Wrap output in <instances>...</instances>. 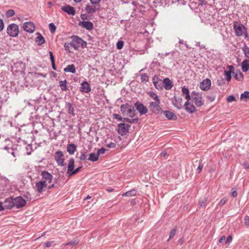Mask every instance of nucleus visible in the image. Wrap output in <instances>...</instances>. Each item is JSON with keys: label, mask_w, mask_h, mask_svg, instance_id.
<instances>
[{"label": "nucleus", "mask_w": 249, "mask_h": 249, "mask_svg": "<svg viewBox=\"0 0 249 249\" xmlns=\"http://www.w3.org/2000/svg\"><path fill=\"white\" fill-rule=\"evenodd\" d=\"M182 94L185 96L187 101L185 103L184 106L185 109L189 113H192L196 111L195 107L191 103V95H190L189 89L184 87L182 88Z\"/></svg>", "instance_id": "obj_1"}, {"label": "nucleus", "mask_w": 249, "mask_h": 249, "mask_svg": "<svg viewBox=\"0 0 249 249\" xmlns=\"http://www.w3.org/2000/svg\"><path fill=\"white\" fill-rule=\"evenodd\" d=\"M233 29L236 36H240L244 35L245 38L248 37L247 30L242 24L235 21L233 23Z\"/></svg>", "instance_id": "obj_2"}, {"label": "nucleus", "mask_w": 249, "mask_h": 249, "mask_svg": "<svg viewBox=\"0 0 249 249\" xmlns=\"http://www.w3.org/2000/svg\"><path fill=\"white\" fill-rule=\"evenodd\" d=\"M191 102L194 103L198 107L202 106L204 103L202 94L196 91H193L191 93Z\"/></svg>", "instance_id": "obj_3"}, {"label": "nucleus", "mask_w": 249, "mask_h": 249, "mask_svg": "<svg viewBox=\"0 0 249 249\" xmlns=\"http://www.w3.org/2000/svg\"><path fill=\"white\" fill-rule=\"evenodd\" d=\"M70 46L73 47L74 49L77 50L80 47L82 48L86 47L87 46V43L81 38L75 36L73 37L72 41L71 42Z\"/></svg>", "instance_id": "obj_4"}, {"label": "nucleus", "mask_w": 249, "mask_h": 249, "mask_svg": "<svg viewBox=\"0 0 249 249\" xmlns=\"http://www.w3.org/2000/svg\"><path fill=\"white\" fill-rule=\"evenodd\" d=\"M121 110L124 114L133 117L135 115V110L133 107L125 104L121 106Z\"/></svg>", "instance_id": "obj_5"}, {"label": "nucleus", "mask_w": 249, "mask_h": 249, "mask_svg": "<svg viewBox=\"0 0 249 249\" xmlns=\"http://www.w3.org/2000/svg\"><path fill=\"white\" fill-rule=\"evenodd\" d=\"M7 34L12 37H16L19 34V28L18 25L11 24L7 28Z\"/></svg>", "instance_id": "obj_6"}, {"label": "nucleus", "mask_w": 249, "mask_h": 249, "mask_svg": "<svg viewBox=\"0 0 249 249\" xmlns=\"http://www.w3.org/2000/svg\"><path fill=\"white\" fill-rule=\"evenodd\" d=\"M160 100L151 102L149 104V108L150 110L155 114H159L160 112H162V109L160 107Z\"/></svg>", "instance_id": "obj_7"}, {"label": "nucleus", "mask_w": 249, "mask_h": 249, "mask_svg": "<svg viewBox=\"0 0 249 249\" xmlns=\"http://www.w3.org/2000/svg\"><path fill=\"white\" fill-rule=\"evenodd\" d=\"M53 186V184L48 186V184H45L44 182L39 181L36 183L35 188L38 193H40L44 191L47 188L51 189Z\"/></svg>", "instance_id": "obj_8"}, {"label": "nucleus", "mask_w": 249, "mask_h": 249, "mask_svg": "<svg viewBox=\"0 0 249 249\" xmlns=\"http://www.w3.org/2000/svg\"><path fill=\"white\" fill-rule=\"evenodd\" d=\"M100 1H90V4L86 6V10L89 13H93L99 9L98 3Z\"/></svg>", "instance_id": "obj_9"}, {"label": "nucleus", "mask_w": 249, "mask_h": 249, "mask_svg": "<svg viewBox=\"0 0 249 249\" xmlns=\"http://www.w3.org/2000/svg\"><path fill=\"white\" fill-rule=\"evenodd\" d=\"M41 176L42 178L40 181L48 184V186L52 185L51 184L53 178L52 175L47 172L43 171L41 173Z\"/></svg>", "instance_id": "obj_10"}, {"label": "nucleus", "mask_w": 249, "mask_h": 249, "mask_svg": "<svg viewBox=\"0 0 249 249\" xmlns=\"http://www.w3.org/2000/svg\"><path fill=\"white\" fill-rule=\"evenodd\" d=\"M54 159L58 165L61 166L64 165L65 158L62 152L60 151L56 152L54 154Z\"/></svg>", "instance_id": "obj_11"}, {"label": "nucleus", "mask_w": 249, "mask_h": 249, "mask_svg": "<svg viewBox=\"0 0 249 249\" xmlns=\"http://www.w3.org/2000/svg\"><path fill=\"white\" fill-rule=\"evenodd\" d=\"M14 207L17 208H20L25 206L26 201L21 196H18L13 198Z\"/></svg>", "instance_id": "obj_12"}, {"label": "nucleus", "mask_w": 249, "mask_h": 249, "mask_svg": "<svg viewBox=\"0 0 249 249\" xmlns=\"http://www.w3.org/2000/svg\"><path fill=\"white\" fill-rule=\"evenodd\" d=\"M23 29L27 32L33 33L35 30L34 24L32 22H26L23 24Z\"/></svg>", "instance_id": "obj_13"}, {"label": "nucleus", "mask_w": 249, "mask_h": 249, "mask_svg": "<svg viewBox=\"0 0 249 249\" xmlns=\"http://www.w3.org/2000/svg\"><path fill=\"white\" fill-rule=\"evenodd\" d=\"M135 107L141 115L145 114L148 112L147 107L142 104L139 102H136L135 104Z\"/></svg>", "instance_id": "obj_14"}, {"label": "nucleus", "mask_w": 249, "mask_h": 249, "mask_svg": "<svg viewBox=\"0 0 249 249\" xmlns=\"http://www.w3.org/2000/svg\"><path fill=\"white\" fill-rule=\"evenodd\" d=\"M2 204L3 210L5 209H11L14 207V200L11 197L7 198Z\"/></svg>", "instance_id": "obj_15"}, {"label": "nucleus", "mask_w": 249, "mask_h": 249, "mask_svg": "<svg viewBox=\"0 0 249 249\" xmlns=\"http://www.w3.org/2000/svg\"><path fill=\"white\" fill-rule=\"evenodd\" d=\"M211 85V82L209 79H205L200 83V88L203 90H208Z\"/></svg>", "instance_id": "obj_16"}, {"label": "nucleus", "mask_w": 249, "mask_h": 249, "mask_svg": "<svg viewBox=\"0 0 249 249\" xmlns=\"http://www.w3.org/2000/svg\"><path fill=\"white\" fill-rule=\"evenodd\" d=\"M153 82L155 87L160 90L162 89L163 88V82L160 79H159L158 77L154 76L153 78Z\"/></svg>", "instance_id": "obj_17"}, {"label": "nucleus", "mask_w": 249, "mask_h": 249, "mask_svg": "<svg viewBox=\"0 0 249 249\" xmlns=\"http://www.w3.org/2000/svg\"><path fill=\"white\" fill-rule=\"evenodd\" d=\"M119 133L121 135H123L128 131L130 125L125 124H118Z\"/></svg>", "instance_id": "obj_18"}, {"label": "nucleus", "mask_w": 249, "mask_h": 249, "mask_svg": "<svg viewBox=\"0 0 249 249\" xmlns=\"http://www.w3.org/2000/svg\"><path fill=\"white\" fill-rule=\"evenodd\" d=\"M79 25L88 30H91L93 28V23L90 21H81L79 22Z\"/></svg>", "instance_id": "obj_19"}, {"label": "nucleus", "mask_w": 249, "mask_h": 249, "mask_svg": "<svg viewBox=\"0 0 249 249\" xmlns=\"http://www.w3.org/2000/svg\"><path fill=\"white\" fill-rule=\"evenodd\" d=\"M163 114L165 116L170 120H176L177 119V117L176 115L173 112L165 110L163 111Z\"/></svg>", "instance_id": "obj_20"}, {"label": "nucleus", "mask_w": 249, "mask_h": 249, "mask_svg": "<svg viewBox=\"0 0 249 249\" xmlns=\"http://www.w3.org/2000/svg\"><path fill=\"white\" fill-rule=\"evenodd\" d=\"M61 9L69 15H74L75 14L74 8L69 5L62 6Z\"/></svg>", "instance_id": "obj_21"}, {"label": "nucleus", "mask_w": 249, "mask_h": 249, "mask_svg": "<svg viewBox=\"0 0 249 249\" xmlns=\"http://www.w3.org/2000/svg\"><path fill=\"white\" fill-rule=\"evenodd\" d=\"M229 69V71H224V75L226 77V79L228 81H230L231 80V73L233 72L234 68V67L231 65L228 67Z\"/></svg>", "instance_id": "obj_22"}, {"label": "nucleus", "mask_w": 249, "mask_h": 249, "mask_svg": "<svg viewBox=\"0 0 249 249\" xmlns=\"http://www.w3.org/2000/svg\"><path fill=\"white\" fill-rule=\"evenodd\" d=\"M74 167V160L73 158H71L69 162L68 169L67 171V174L70 177L71 173L73 170Z\"/></svg>", "instance_id": "obj_23"}, {"label": "nucleus", "mask_w": 249, "mask_h": 249, "mask_svg": "<svg viewBox=\"0 0 249 249\" xmlns=\"http://www.w3.org/2000/svg\"><path fill=\"white\" fill-rule=\"evenodd\" d=\"M81 91L85 93H88L91 90L90 87L86 81L83 82L81 85Z\"/></svg>", "instance_id": "obj_24"}, {"label": "nucleus", "mask_w": 249, "mask_h": 249, "mask_svg": "<svg viewBox=\"0 0 249 249\" xmlns=\"http://www.w3.org/2000/svg\"><path fill=\"white\" fill-rule=\"evenodd\" d=\"M36 35L37 36L35 39L36 42L39 46L44 44L45 42L44 37L39 33H37Z\"/></svg>", "instance_id": "obj_25"}, {"label": "nucleus", "mask_w": 249, "mask_h": 249, "mask_svg": "<svg viewBox=\"0 0 249 249\" xmlns=\"http://www.w3.org/2000/svg\"><path fill=\"white\" fill-rule=\"evenodd\" d=\"M163 84L164 85V88L166 90H169L173 87V84L171 80L168 78H165L163 81H162Z\"/></svg>", "instance_id": "obj_26"}, {"label": "nucleus", "mask_w": 249, "mask_h": 249, "mask_svg": "<svg viewBox=\"0 0 249 249\" xmlns=\"http://www.w3.org/2000/svg\"><path fill=\"white\" fill-rule=\"evenodd\" d=\"M242 70L247 72L249 70V60L245 59L241 63Z\"/></svg>", "instance_id": "obj_27"}, {"label": "nucleus", "mask_w": 249, "mask_h": 249, "mask_svg": "<svg viewBox=\"0 0 249 249\" xmlns=\"http://www.w3.org/2000/svg\"><path fill=\"white\" fill-rule=\"evenodd\" d=\"M137 194V191L135 189H132L130 191H127L122 195L123 196H135Z\"/></svg>", "instance_id": "obj_28"}, {"label": "nucleus", "mask_w": 249, "mask_h": 249, "mask_svg": "<svg viewBox=\"0 0 249 249\" xmlns=\"http://www.w3.org/2000/svg\"><path fill=\"white\" fill-rule=\"evenodd\" d=\"M76 146L74 144H69L67 146V151L71 155L73 154L76 150Z\"/></svg>", "instance_id": "obj_29"}, {"label": "nucleus", "mask_w": 249, "mask_h": 249, "mask_svg": "<svg viewBox=\"0 0 249 249\" xmlns=\"http://www.w3.org/2000/svg\"><path fill=\"white\" fill-rule=\"evenodd\" d=\"M65 72H70L75 73L76 72L75 68L73 64L68 65L64 70Z\"/></svg>", "instance_id": "obj_30"}, {"label": "nucleus", "mask_w": 249, "mask_h": 249, "mask_svg": "<svg viewBox=\"0 0 249 249\" xmlns=\"http://www.w3.org/2000/svg\"><path fill=\"white\" fill-rule=\"evenodd\" d=\"M240 99L244 101L249 100V92L246 91L241 94L240 96Z\"/></svg>", "instance_id": "obj_31"}, {"label": "nucleus", "mask_w": 249, "mask_h": 249, "mask_svg": "<svg viewBox=\"0 0 249 249\" xmlns=\"http://www.w3.org/2000/svg\"><path fill=\"white\" fill-rule=\"evenodd\" d=\"M67 82L66 80L60 81L59 82V86L61 89L63 91H66L68 89L67 87Z\"/></svg>", "instance_id": "obj_32"}, {"label": "nucleus", "mask_w": 249, "mask_h": 249, "mask_svg": "<svg viewBox=\"0 0 249 249\" xmlns=\"http://www.w3.org/2000/svg\"><path fill=\"white\" fill-rule=\"evenodd\" d=\"M148 95L153 99L154 101L160 100L158 96L153 91H149L148 92Z\"/></svg>", "instance_id": "obj_33"}, {"label": "nucleus", "mask_w": 249, "mask_h": 249, "mask_svg": "<svg viewBox=\"0 0 249 249\" xmlns=\"http://www.w3.org/2000/svg\"><path fill=\"white\" fill-rule=\"evenodd\" d=\"M99 159L98 155L95 153H91L89 154V158L88 160L90 161H97Z\"/></svg>", "instance_id": "obj_34"}, {"label": "nucleus", "mask_w": 249, "mask_h": 249, "mask_svg": "<svg viewBox=\"0 0 249 249\" xmlns=\"http://www.w3.org/2000/svg\"><path fill=\"white\" fill-rule=\"evenodd\" d=\"M234 77L238 81H242L244 78V75L240 71H239L238 73L235 74Z\"/></svg>", "instance_id": "obj_35"}, {"label": "nucleus", "mask_w": 249, "mask_h": 249, "mask_svg": "<svg viewBox=\"0 0 249 249\" xmlns=\"http://www.w3.org/2000/svg\"><path fill=\"white\" fill-rule=\"evenodd\" d=\"M124 121L126 122L131 123V124H137L138 122V118H136L135 119H130V118H124Z\"/></svg>", "instance_id": "obj_36"}, {"label": "nucleus", "mask_w": 249, "mask_h": 249, "mask_svg": "<svg viewBox=\"0 0 249 249\" xmlns=\"http://www.w3.org/2000/svg\"><path fill=\"white\" fill-rule=\"evenodd\" d=\"M68 106V112L69 113L72 114V115H74V109L71 103H68L67 104Z\"/></svg>", "instance_id": "obj_37"}, {"label": "nucleus", "mask_w": 249, "mask_h": 249, "mask_svg": "<svg viewBox=\"0 0 249 249\" xmlns=\"http://www.w3.org/2000/svg\"><path fill=\"white\" fill-rule=\"evenodd\" d=\"M49 28L50 32L52 33H54L56 30V27L53 23H51L49 24Z\"/></svg>", "instance_id": "obj_38"}, {"label": "nucleus", "mask_w": 249, "mask_h": 249, "mask_svg": "<svg viewBox=\"0 0 249 249\" xmlns=\"http://www.w3.org/2000/svg\"><path fill=\"white\" fill-rule=\"evenodd\" d=\"M124 46V41L122 40H119L117 42L116 46L118 50H121L123 48Z\"/></svg>", "instance_id": "obj_39"}, {"label": "nucleus", "mask_w": 249, "mask_h": 249, "mask_svg": "<svg viewBox=\"0 0 249 249\" xmlns=\"http://www.w3.org/2000/svg\"><path fill=\"white\" fill-rule=\"evenodd\" d=\"M6 16L11 17L15 15V11L13 10H9L6 12Z\"/></svg>", "instance_id": "obj_40"}, {"label": "nucleus", "mask_w": 249, "mask_h": 249, "mask_svg": "<svg viewBox=\"0 0 249 249\" xmlns=\"http://www.w3.org/2000/svg\"><path fill=\"white\" fill-rule=\"evenodd\" d=\"M176 229H174L172 230V231H170V232L169 233V238L168 240L171 239L172 238H173L174 237V236H175V235L176 234Z\"/></svg>", "instance_id": "obj_41"}, {"label": "nucleus", "mask_w": 249, "mask_h": 249, "mask_svg": "<svg viewBox=\"0 0 249 249\" xmlns=\"http://www.w3.org/2000/svg\"><path fill=\"white\" fill-rule=\"evenodd\" d=\"M81 168L82 167H79L75 170L73 169V170L71 173L70 177L76 174L80 171Z\"/></svg>", "instance_id": "obj_42"}, {"label": "nucleus", "mask_w": 249, "mask_h": 249, "mask_svg": "<svg viewBox=\"0 0 249 249\" xmlns=\"http://www.w3.org/2000/svg\"><path fill=\"white\" fill-rule=\"evenodd\" d=\"M227 101L228 102H231L235 101V98L233 95H230L227 98Z\"/></svg>", "instance_id": "obj_43"}, {"label": "nucleus", "mask_w": 249, "mask_h": 249, "mask_svg": "<svg viewBox=\"0 0 249 249\" xmlns=\"http://www.w3.org/2000/svg\"><path fill=\"white\" fill-rule=\"evenodd\" d=\"M106 151V149H105L104 148H102L98 150L97 154V155H98L99 157V155L104 154Z\"/></svg>", "instance_id": "obj_44"}, {"label": "nucleus", "mask_w": 249, "mask_h": 249, "mask_svg": "<svg viewBox=\"0 0 249 249\" xmlns=\"http://www.w3.org/2000/svg\"><path fill=\"white\" fill-rule=\"evenodd\" d=\"M244 52L245 56L247 57H249V48H245L244 49Z\"/></svg>", "instance_id": "obj_45"}, {"label": "nucleus", "mask_w": 249, "mask_h": 249, "mask_svg": "<svg viewBox=\"0 0 249 249\" xmlns=\"http://www.w3.org/2000/svg\"><path fill=\"white\" fill-rule=\"evenodd\" d=\"M227 201V199L226 198H223L222 199H221L219 202V205H224Z\"/></svg>", "instance_id": "obj_46"}, {"label": "nucleus", "mask_w": 249, "mask_h": 249, "mask_svg": "<svg viewBox=\"0 0 249 249\" xmlns=\"http://www.w3.org/2000/svg\"><path fill=\"white\" fill-rule=\"evenodd\" d=\"M245 224L247 226H249V216L246 215L245 217Z\"/></svg>", "instance_id": "obj_47"}, {"label": "nucleus", "mask_w": 249, "mask_h": 249, "mask_svg": "<svg viewBox=\"0 0 249 249\" xmlns=\"http://www.w3.org/2000/svg\"><path fill=\"white\" fill-rule=\"evenodd\" d=\"M50 56V59L52 62V63H53L54 62V58L53 55V53L52 52H49Z\"/></svg>", "instance_id": "obj_48"}, {"label": "nucleus", "mask_w": 249, "mask_h": 249, "mask_svg": "<svg viewBox=\"0 0 249 249\" xmlns=\"http://www.w3.org/2000/svg\"><path fill=\"white\" fill-rule=\"evenodd\" d=\"M116 144L113 142H111L110 143L107 144V147L109 148H114Z\"/></svg>", "instance_id": "obj_49"}, {"label": "nucleus", "mask_w": 249, "mask_h": 249, "mask_svg": "<svg viewBox=\"0 0 249 249\" xmlns=\"http://www.w3.org/2000/svg\"><path fill=\"white\" fill-rule=\"evenodd\" d=\"M4 28V23L2 19H0V32Z\"/></svg>", "instance_id": "obj_50"}, {"label": "nucleus", "mask_w": 249, "mask_h": 249, "mask_svg": "<svg viewBox=\"0 0 249 249\" xmlns=\"http://www.w3.org/2000/svg\"><path fill=\"white\" fill-rule=\"evenodd\" d=\"M81 18L83 20H86L88 19V16L86 14H83L81 15Z\"/></svg>", "instance_id": "obj_51"}, {"label": "nucleus", "mask_w": 249, "mask_h": 249, "mask_svg": "<svg viewBox=\"0 0 249 249\" xmlns=\"http://www.w3.org/2000/svg\"><path fill=\"white\" fill-rule=\"evenodd\" d=\"M203 167V165L201 163H200L197 169V170L198 171L199 173H200V172L201 171Z\"/></svg>", "instance_id": "obj_52"}, {"label": "nucleus", "mask_w": 249, "mask_h": 249, "mask_svg": "<svg viewBox=\"0 0 249 249\" xmlns=\"http://www.w3.org/2000/svg\"><path fill=\"white\" fill-rule=\"evenodd\" d=\"M232 236L231 235H229L227 238V239H226V243H230L231 241L232 240Z\"/></svg>", "instance_id": "obj_53"}, {"label": "nucleus", "mask_w": 249, "mask_h": 249, "mask_svg": "<svg viewBox=\"0 0 249 249\" xmlns=\"http://www.w3.org/2000/svg\"><path fill=\"white\" fill-rule=\"evenodd\" d=\"M199 205L200 207H204L205 206V200H201L199 202Z\"/></svg>", "instance_id": "obj_54"}, {"label": "nucleus", "mask_w": 249, "mask_h": 249, "mask_svg": "<svg viewBox=\"0 0 249 249\" xmlns=\"http://www.w3.org/2000/svg\"><path fill=\"white\" fill-rule=\"evenodd\" d=\"M52 243L51 242H48L45 243L44 245L45 247L48 248L52 246Z\"/></svg>", "instance_id": "obj_55"}, {"label": "nucleus", "mask_w": 249, "mask_h": 249, "mask_svg": "<svg viewBox=\"0 0 249 249\" xmlns=\"http://www.w3.org/2000/svg\"><path fill=\"white\" fill-rule=\"evenodd\" d=\"M86 158L85 154H82L79 157L80 159L82 160H85Z\"/></svg>", "instance_id": "obj_56"}, {"label": "nucleus", "mask_w": 249, "mask_h": 249, "mask_svg": "<svg viewBox=\"0 0 249 249\" xmlns=\"http://www.w3.org/2000/svg\"><path fill=\"white\" fill-rule=\"evenodd\" d=\"M231 194L232 196H233V197H236L237 195V193L236 191H232Z\"/></svg>", "instance_id": "obj_57"}, {"label": "nucleus", "mask_w": 249, "mask_h": 249, "mask_svg": "<svg viewBox=\"0 0 249 249\" xmlns=\"http://www.w3.org/2000/svg\"><path fill=\"white\" fill-rule=\"evenodd\" d=\"M225 238H226V237L225 236H221L219 240V243H223V241L225 240Z\"/></svg>", "instance_id": "obj_58"}, {"label": "nucleus", "mask_w": 249, "mask_h": 249, "mask_svg": "<svg viewBox=\"0 0 249 249\" xmlns=\"http://www.w3.org/2000/svg\"><path fill=\"white\" fill-rule=\"evenodd\" d=\"M114 116H115V118L116 119H118L119 120H122V117H121L118 114H114Z\"/></svg>", "instance_id": "obj_59"}, {"label": "nucleus", "mask_w": 249, "mask_h": 249, "mask_svg": "<svg viewBox=\"0 0 249 249\" xmlns=\"http://www.w3.org/2000/svg\"><path fill=\"white\" fill-rule=\"evenodd\" d=\"M167 155V152L165 151H162L161 153H160V156L161 157H165L166 155Z\"/></svg>", "instance_id": "obj_60"}, {"label": "nucleus", "mask_w": 249, "mask_h": 249, "mask_svg": "<svg viewBox=\"0 0 249 249\" xmlns=\"http://www.w3.org/2000/svg\"><path fill=\"white\" fill-rule=\"evenodd\" d=\"M244 166L245 168L249 169V165L247 163L244 162Z\"/></svg>", "instance_id": "obj_61"}, {"label": "nucleus", "mask_w": 249, "mask_h": 249, "mask_svg": "<svg viewBox=\"0 0 249 249\" xmlns=\"http://www.w3.org/2000/svg\"><path fill=\"white\" fill-rule=\"evenodd\" d=\"M69 45H70V44H66L65 43V45H64V47L65 48V50H68V48H69Z\"/></svg>", "instance_id": "obj_62"}, {"label": "nucleus", "mask_w": 249, "mask_h": 249, "mask_svg": "<svg viewBox=\"0 0 249 249\" xmlns=\"http://www.w3.org/2000/svg\"><path fill=\"white\" fill-rule=\"evenodd\" d=\"M3 210V204L0 201V211Z\"/></svg>", "instance_id": "obj_63"}, {"label": "nucleus", "mask_w": 249, "mask_h": 249, "mask_svg": "<svg viewBox=\"0 0 249 249\" xmlns=\"http://www.w3.org/2000/svg\"><path fill=\"white\" fill-rule=\"evenodd\" d=\"M52 64L53 69V70H55L56 69H55V67L54 62H53V63H52Z\"/></svg>", "instance_id": "obj_64"}]
</instances>
